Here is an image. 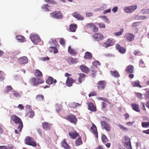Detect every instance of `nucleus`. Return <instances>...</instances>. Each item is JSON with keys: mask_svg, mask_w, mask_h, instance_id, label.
Here are the masks:
<instances>
[{"mask_svg": "<svg viewBox=\"0 0 149 149\" xmlns=\"http://www.w3.org/2000/svg\"><path fill=\"white\" fill-rule=\"evenodd\" d=\"M11 118L16 124L19 125L17 129L19 132H21L23 127V123L21 118L15 115H12Z\"/></svg>", "mask_w": 149, "mask_h": 149, "instance_id": "obj_1", "label": "nucleus"}, {"mask_svg": "<svg viewBox=\"0 0 149 149\" xmlns=\"http://www.w3.org/2000/svg\"><path fill=\"white\" fill-rule=\"evenodd\" d=\"M130 140V138L126 135L123 136L122 139V143L124 146L127 149H132Z\"/></svg>", "mask_w": 149, "mask_h": 149, "instance_id": "obj_2", "label": "nucleus"}, {"mask_svg": "<svg viewBox=\"0 0 149 149\" xmlns=\"http://www.w3.org/2000/svg\"><path fill=\"white\" fill-rule=\"evenodd\" d=\"M44 81L42 79L37 77H33L30 79L29 82L30 83L33 84V85L36 86L42 84L44 82Z\"/></svg>", "mask_w": 149, "mask_h": 149, "instance_id": "obj_3", "label": "nucleus"}, {"mask_svg": "<svg viewBox=\"0 0 149 149\" xmlns=\"http://www.w3.org/2000/svg\"><path fill=\"white\" fill-rule=\"evenodd\" d=\"M64 118L74 124H76L77 121V119L75 116L72 114L67 116Z\"/></svg>", "mask_w": 149, "mask_h": 149, "instance_id": "obj_4", "label": "nucleus"}, {"mask_svg": "<svg viewBox=\"0 0 149 149\" xmlns=\"http://www.w3.org/2000/svg\"><path fill=\"white\" fill-rule=\"evenodd\" d=\"M25 143L28 145L33 147L36 146V143L34 139L30 136H27L25 139Z\"/></svg>", "mask_w": 149, "mask_h": 149, "instance_id": "obj_5", "label": "nucleus"}, {"mask_svg": "<svg viewBox=\"0 0 149 149\" xmlns=\"http://www.w3.org/2000/svg\"><path fill=\"white\" fill-rule=\"evenodd\" d=\"M51 17L57 19H61L63 18L62 15L60 11H56L50 14Z\"/></svg>", "mask_w": 149, "mask_h": 149, "instance_id": "obj_6", "label": "nucleus"}, {"mask_svg": "<svg viewBox=\"0 0 149 149\" xmlns=\"http://www.w3.org/2000/svg\"><path fill=\"white\" fill-rule=\"evenodd\" d=\"M101 127L102 129H104L106 131L109 132L111 130L110 124L106 121L104 120L101 122Z\"/></svg>", "mask_w": 149, "mask_h": 149, "instance_id": "obj_7", "label": "nucleus"}, {"mask_svg": "<svg viewBox=\"0 0 149 149\" xmlns=\"http://www.w3.org/2000/svg\"><path fill=\"white\" fill-rule=\"evenodd\" d=\"M124 38L126 40L131 42L134 40L135 36L132 33H127L125 34Z\"/></svg>", "mask_w": 149, "mask_h": 149, "instance_id": "obj_8", "label": "nucleus"}, {"mask_svg": "<svg viewBox=\"0 0 149 149\" xmlns=\"http://www.w3.org/2000/svg\"><path fill=\"white\" fill-rule=\"evenodd\" d=\"M30 38L32 41L35 44H37L40 40L39 36L35 34L31 35L30 36Z\"/></svg>", "mask_w": 149, "mask_h": 149, "instance_id": "obj_9", "label": "nucleus"}, {"mask_svg": "<svg viewBox=\"0 0 149 149\" xmlns=\"http://www.w3.org/2000/svg\"><path fill=\"white\" fill-rule=\"evenodd\" d=\"M137 8L136 5L125 7L124 8V11L127 13H130L136 10Z\"/></svg>", "mask_w": 149, "mask_h": 149, "instance_id": "obj_10", "label": "nucleus"}, {"mask_svg": "<svg viewBox=\"0 0 149 149\" xmlns=\"http://www.w3.org/2000/svg\"><path fill=\"white\" fill-rule=\"evenodd\" d=\"M97 88L101 90H104L106 85V82L105 81H100L97 84Z\"/></svg>", "mask_w": 149, "mask_h": 149, "instance_id": "obj_11", "label": "nucleus"}, {"mask_svg": "<svg viewBox=\"0 0 149 149\" xmlns=\"http://www.w3.org/2000/svg\"><path fill=\"white\" fill-rule=\"evenodd\" d=\"M28 59L26 56L19 58L18 60V62L20 65L25 64L28 63Z\"/></svg>", "mask_w": 149, "mask_h": 149, "instance_id": "obj_12", "label": "nucleus"}, {"mask_svg": "<svg viewBox=\"0 0 149 149\" xmlns=\"http://www.w3.org/2000/svg\"><path fill=\"white\" fill-rule=\"evenodd\" d=\"M114 44V40L110 39H108L107 41L104 44V46L106 48L112 46Z\"/></svg>", "mask_w": 149, "mask_h": 149, "instance_id": "obj_13", "label": "nucleus"}, {"mask_svg": "<svg viewBox=\"0 0 149 149\" xmlns=\"http://www.w3.org/2000/svg\"><path fill=\"white\" fill-rule=\"evenodd\" d=\"M75 81L76 80L73 79L71 77H68L66 81V85L68 86H72V84L74 83Z\"/></svg>", "mask_w": 149, "mask_h": 149, "instance_id": "obj_14", "label": "nucleus"}, {"mask_svg": "<svg viewBox=\"0 0 149 149\" xmlns=\"http://www.w3.org/2000/svg\"><path fill=\"white\" fill-rule=\"evenodd\" d=\"M134 66L131 65H130L126 67L125 71L128 74L132 73L134 72Z\"/></svg>", "mask_w": 149, "mask_h": 149, "instance_id": "obj_15", "label": "nucleus"}, {"mask_svg": "<svg viewBox=\"0 0 149 149\" xmlns=\"http://www.w3.org/2000/svg\"><path fill=\"white\" fill-rule=\"evenodd\" d=\"M87 104L88 106V109L90 111H95L96 110V108L94 104L91 102H88Z\"/></svg>", "mask_w": 149, "mask_h": 149, "instance_id": "obj_16", "label": "nucleus"}, {"mask_svg": "<svg viewBox=\"0 0 149 149\" xmlns=\"http://www.w3.org/2000/svg\"><path fill=\"white\" fill-rule=\"evenodd\" d=\"M68 134L70 137L73 139H75L79 136V134L75 131L70 132Z\"/></svg>", "mask_w": 149, "mask_h": 149, "instance_id": "obj_17", "label": "nucleus"}, {"mask_svg": "<svg viewBox=\"0 0 149 149\" xmlns=\"http://www.w3.org/2000/svg\"><path fill=\"white\" fill-rule=\"evenodd\" d=\"M116 47L120 53L124 54L126 52V49L123 47L121 46L119 44H116Z\"/></svg>", "mask_w": 149, "mask_h": 149, "instance_id": "obj_18", "label": "nucleus"}, {"mask_svg": "<svg viewBox=\"0 0 149 149\" xmlns=\"http://www.w3.org/2000/svg\"><path fill=\"white\" fill-rule=\"evenodd\" d=\"M93 36L95 40L97 41L102 40L103 38L102 34L100 33L94 34Z\"/></svg>", "mask_w": 149, "mask_h": 149, "instance_id": "obj_19", "label": "nucleus"}, {"mask_svg": "<svg viewBox=\"0 0 149 149\" xmlns=\"http://www.w3.org/2000/svg\"><path fill=\"white\" fill-rule=\"evenodd\" d=\"M91 130L92 133L95 135V137L98 138V133L97 131V127L93 123H92V126L91 128Z\"/></svg>", "mask_w": 149, "mask_h": 149, "instance_id": "obj_20", "label": "nucleus"}, {"mask_svg": "<svg viewBox=\"0 0 149 149\" xmlns=\"http://www.w3.org/2000/svg\"><path fill=\"white\" fill-rule=\"evenodd\" d=\"M52 125V124L45 122L42 123V126L44 130H47L50 129Z\"/></svg>", "mask_w": 149, "mask_h": 149, "instance_id": "obj_21", "label": "nucleus"}, {"mask_svg": "<svg viewBox=\"0 0 149 149\" xmlns=\"http://www.w3.org/2000/svg\"><path fill=\"white\" fill-rule=\"evenodd\" d=\"M78 62V58H74L72 57H70L68 58V62L69 64L76 63Z\"/></svg>", "mask_w": 149, "mask_h": 149, "instance_id": "obj_22", "label": "nucleus"}, {"mask_svg": "<svg viewBox=\"0 0 149 149\" xmlns=\"http://www.w3.org/2000/svg\"><path fill=\"white\" fill-rule=\"evenodd\" d=\"M79 77L78 78V81L80 84L82 83L83 81H84L86 77V75L84 73H79Z\"/></svg>", "mask_w": 149, "mask_h": 149, "instance_id": "obj_23", "label": "nucleus"}, {"mask_svg": "<svg viewBox=\"0 0 149 149\" xmlns=\"http://www.w3.org/2000/svg\"><path fill=\"white\" fill-rule=\"evenodd\" d=\"M79 67L81 71L84 73H88L90 71V69L84 65H81Z\"/></svg>", "mask_w": 149, "mask_h": 149, "instance_id": "obj_24", "label": "nucleus"}, {"mask_svg": "<svg viewBox=\"0 0 149 149\" xmlns=\"http://www.w3.org/2000/svg\"><path fill=\"white\" fill-rule=\"evenodd\" d=\"M132 109L135 111L137 112H139L140 111L139 105L136 103H132L131 105Z\"/></svg>", "mask_w": 149, "mask_h": 149, "instance_id": "obj_25", "label": "nucleus"}, {"mask_svg": "<svg viewBox=\"0 0 149 149\" xmlns=\"http://www.w3.org/2000/svg\"><path fill=\"white\" fill-rule=\"evenodd\" d=\"M56 82V80L55 79L54 80L53 78L51 77H49L46 81V83L49 84H52L53 83L55 84Z\"/></svg>", "mask_w": 149, "mask_h": 149, "instance_id": "obj_26", "label": "nucleus"}, {"mask_svg": "<svg viewBox=\"0 0 149 149\" xmlns=\"http://www.w3.org/2000/svg\"><path fill=\"white\" fill-rule=\"evenodd\" d=\"M73 16L75 18L79 20H83L84 18L83 16H81L77 12H74L72 14Z\"/></svg>", "mask_w": 149, "mask_h": 149, "instance_id": "obj_27", "label": "nucleus"}, {"mask_svg": "<svg viewBox=\"0 0 149 149\" xmlns=\"http://www.w3.org/2000/svg\"><path fill=\"white\" fill-rule=\"evenodd\" d=\"M61 146L65 149H70L68 145L66 142L65 139H63L62 141Z\"/></svg>", "mask_w": 149, "mask_h": 149, "instance_id": "obj_28", "label": "nucleus"}, {"mask_svg": "<svg viewBox=\"0 0 149 149\" xmlns=\"http://www.w3.org/2000/svg\"><path fill=\"white\" fill-rule=\"evenodd\" d=\"M68 52L70 54L74 56L76 55L77 53L76 50L72 48L70 46L68 47Z\"/></svg>", "mask_w": 149, "mask_h": 149, "instance_id": "obj_29", "label": "nucleus"}, {"mask_svg": "<svg viewBox=\"0 0 149 149\" xmlns=\"http://www.w3.org/2000/svg\"><path fill=\"white\" fill-rule=\"evenodd\" d=\"M110 74L111 75L115 77L118 78L120 77V75L118 72L116 70L114 71H111L110 72Z\"/></svg>", "mask_w": 149, "mask_h": 149, "instance_id": "obj_30", "label": "nucleus"}, {"mask_svg": "<svg viewBox=\"0 0 149 149\" xmlns=\"http://www.w3.org/2000/svg\"><path fill=\"white\" fill-rule=\"evenodd\" d=\"M77 28V25L76 24H71L69 26V29L71 32H75Z\"/></svg>", "mask_w": 149, "mask_h": 149, "instance_id": "obj_31", "label": "nucleus"}, {"mask_svg": "<svg viewBox=\"0 0 149 149\" xmlns=\"http://www.w3.org/2000/svg\"><path fill=\"white\" fill-rule=\"evenodd\" d=\"M35 76L38 77H41L42 76V74L41 72L39 70H35L34 72Z\"/></svg>", "mask_w": 149, "mask_h": 149, "instance_id": "obj_32", "label": "nucleus"}, {"mask_svg": "<svg viewBox=\"0 0 149 149\" xmlns=\"http://www.w3.org/2000/svg\"><path fill=\"white\" fill-rule=\"evenodd\" d=\"M69 105L70 107L76 108L77 107L81 105V104L79 103H76L74 102H72L70 103Z\"/></svg>", "mask_w": 149, "mask_h": 149, "instance_id": "obj_33", "label": "nucleus"}, {"mask_svg": "<svg viewBox=\"0 0 149 149\" xmlns=\"http://www.w3.org/2000/svg\"><path fill=\"white\" fill-rule=\"evenodd\" d=\"M92 54L90 52H86L85 53L84 58L87 59H90L92 58Z\"/></svg>", "mask_w": 149, "mask_h": 149, "instance_id": "obj_34", "label": "nucleus"}, {"mask_svg": "<svg viewBox=\"0 0 149 149\" xmlns=\"http://www.w3.org/2000/svg\"><path fill=\"white\" fill-rule=\"evenodd\" d=\"M82 143V139L80 137H79L75 142V145L77 146L81 145Z\"/></svg>", "mask_w": 149, "mask_h": 149, "instance_id": "obj_35", "label": "nucleus"}, {"mask_svg": "<svg viewBox=\"0 0 149 149\" xmlns=\"http://www.w3.org/2000/svg\"><path fill=\"white\" fill-rule=\"evenodd\" d=\"M132 85L133 87H137L141 88L142 86L140 85L139 81L138 80L132 82Z\"/></svg>", "mask_w": 149, "mask_h": 149, "instance_id": "obj_36", "label": "nucleus"}, {"mask_svg": "<svg viewBox=\"0 0 149 149\" xmlns=\"http://www.w3.org/2000/svg\"><path fill=\"white\" fill-rule=\"evenodd\" d=\"M12 89L13 88L10 86H7L4 90V92L6 93H8L11 91Z\"/></svg>", "mask_w": 149, "mask_h": 149, "instance_id": "obj_37", "label": "nucleus"}, {"mask_svg": "<svg viewBox=\"0 0 149 149\" xmlns=\"http://www.w3.org/2000/svg\"><path fill=\"white\" fill-rule=\"evenodd\" d=\"M101 138L102 142L104 143H106L109 141L108 139L105 135H102Z\"/></svg>", "mask_w": 149, "mask_h": 149, "instance_id": "obj_38", "label": "nucleus"}, {"mask_svg": "<svg viewBox=\"0 0 149 149\" xmlns=\"http://www.w3.org/2000/svg\"><path fill=\"white\" fill-rule=\"evenodd\" d=\"M16 38L17 40L21 42H23L25 41V38L19 35L17 36Z\"/></svg>", "mask_w": 149, "mask_h": 149, "instance_id": "obj_39", "label": "nucleus"}, {"mask_svg": "<svg viewBox=\"0 0 149 149\" xmlns=\"http://www.w3.org/2000/svg\"><path fill=\"white\" fill-rule=\"evenodd\" d=\"M142 126L143 128H147L149 127V121L143 122L141 123Z\"/></svg>", "mask_w": 149, "mask_h": 149, "instance_id": "obj_40", "label": "nucleus"}, {"mask_svg": "<svg viewBox=\"0 0 149 149\" xmlns=\"http://www.w3.org/2000/svg\"><path fill=\"white\" fill-rule=\"evenodd\" d=\"M44 99V96L42 95H38L36 97V99L38 101L42 100Z\"/></svg>", "mask_w": 149, "mask_h": 149, "instance_id": "obj_41", "label": "nucleus"}, {"mask_svg": "<svg viewBox=\"0 0 149 149\" xmlns=\"http://www.w3.org/2000/svg\"><path fill=\"white\" fill-rule=\"evenodd\" d=\"M106 102H102L101 105H102L101 109L103 110H105L106 108L107 105V104Z\"/></svg>", "mask_w": 149, "mask_h": 149, "instance_id": "obj_42", "label": "nucleus"}, {"mask_svg": "<svg viewBox=\"0 0 149 149\" xmlns=\"http://www.w3.org/2000/svg\"><path fill=\"white\" fill-rule=\"evenodd\" d=\"M124 31V29L123 28L121 29L120 31H118V32H115L114 33V35L117 36H119L121 35L122 33H123Z\"/></svg>", "mask_w": 149, "mask_h": 149, "instance_id": "obj_43", "label": "nucleus"}, {"mask_svg": "<svg viewBox=\"0 0 149 149\" xmlns=\"http://www.w3.org/2000/svg\"><path fill=\"white\" fill-rule=\"evenodd\" d=\"M98 100L103 101L104 102L108 103L109 100L107 99L104 98L103 97H98L97 98Z\"/></svg>", "mask_w": 149, "mask_h": 149, "instance_id": "obj_44", "label": "nucleus"}, {"mask_svg": "<svg viewBox=\"0 0 149 149\" xmlns=\"http://www.w3.org/2000/svg\"><path fill=\"white\" fill-rule=\"evenodd\" d=\"M141 12L143 14H147L149 13V9H142Z\"/></svg>", "mask_w": 149, "mask_h": 149, "instance_id": "obj_45", "label": "nucleus"}, {"mask_svg": "<svg viewBox=\"0 0 149 149\" xmlns=\"http://www.w3.org/2000/svg\"><path fill=\"white\" fill-rule=\"evenodd\" d=\"M136 96L137 97L140 99H142L143 98L142 97V94L139 93H136Z\"/></svg>", "mask_w": 149, "mask_h": 149, "instance_id": "obj_46", "label": "nucleus"}, {"mask_svg": "<svg viewBox=\"0 0 149 149\" xmlns=\"http://www.w3.org/2000/svg\"><path fill=\"white\" fill-rule=\"evenodd\" d=\"M93 26H94V24L93 23H89L87 24L86 27L87 29H91L93 28Z\"/></svg>", "mask_w": 149, "mask_h": 149, "instance_id": "obj_47", "label": "nucleus"}, {"mask_svg": "<svg viewBox=\"0 0 149 149\" xmlns=\"http://www.w3.org/2000/svg\"><path fill=\"white\" fill-rule=\"evenodd\" d=\"M96 92L95 91H92L88 95V96L89 97H91L93 96H96Z\"/></svg>", "mask_w": 149, "mask_h": 149, "instance_id": "obj_48", "label": "nucleus"}, {"mask_svg": "<svg viewBox=\"0 0 149 149\" xmlns=\"http://www.w3.org/2000/svg\"><path fill=\"white\" fill-rule=\"evenodd\" d=\"M13 94L16 97H20V94L15 91H13Z\"/></svg>", "mask_w": 149, "mask_h": 149, "instance_id": "obj_49", "label": "nucleus"}, {"mask_svg": "<svg viewBox=\"0 0 149 149\" xmlns=\"http://www.w3.org/2000/svg\"><path fill=\"white\" fill-rule=\"evenodd\" d=\"M136 17L139 20H143L146 18V17L143 16H138Z\"/></svg>", "mask_w": 149, "mask_h": 149, "instance_id": "obj_50", "label": "nucleus"}, {"mask_svg": "<svg viewBox=\"0 0 149 149\" xmlns=\"http://www.w3.org/2000/svg\"><path fill=\"white\" fill-rule=\"evenodd\" d=\"M145 98L146 100L149 99V90L144 95Z\"/></svg>", "mask_w": 149, "mask_h": 149, "instance_id": "obj_51", "label": "nucleus"}, {"mask_svg": "<svg viewBox=\"0 0 149 149\" xmlns=\"http://www.w3.org/2000/svg\"><path fill=\"white\" fill-rule=\"evenodd\" d=\"M49 48H51L53 50L54 53L56 54L58 53V51L56 47H50Z\"/></svg>", "mask_w": 149, "mask_h": 149, "instance_id": "obj_52", "label": "nucleus"}, {"mask_svg": "<svg viewBox=\"0 0 149 149\" xmlns=\"http://www.w3.org/2000/svg\"><path fill=\"white\" fill-rule=\"evenodd\" d=\"M60 43L61 45H65V41L63 38H61L60 40Z\"/></svg>", "mask_w": 149, "mask_h": 149, "instance_id": "obj_53", "label": "nucleus"}, {"mask_svg": "<svg viewBox=\"0 0 149 149\" xmlns=\"http://www.w3.org/2000/svg\"><path fill=\"white\" fill-rule=\"evenodd\" d=\"M140 22H136L133 23L132 24V26L133 27H136L138 26L139 25Z\"/></svg>", "mask_w": 149, "mask_h": 149, "instance_id": "obj_54", "label": "nucleus"}, {"mask_svg": "<svg viewBox=\"0 0 149 149\" xmlns=\"http://www.w3.org/2000/svg\"><path fill=\"white\" fill-rule=\"evenodd\" d=\"M139 65L140 67L142 68L145 67V65L142 60H141L139 63Z\"/></svg>", "mask_w": 149, "mask_h": 149, "instance_id": "obj_55", "label": "nucleus"}, {"mask_svg": "<svg viewBox=\"0 0 149 149\" xmlns=\"http://www.w3.org/2000/svg\"><path fill=\"white\" fill-rule=\"evenodd\" d=\"M99 26L100 28H104L105 27V25L103 23L99 24Z\"/></svg>", "mask_w": 149, "mask_h": 149, "instance_id": "obj_56", "label": "nucleus"}, {"mask_svg": "<svg viewBox=\"0 0 149 149\" xmlns=\"http://www.w3.org/2000/svg\"><path fill=\"white\" fill-rule=\"evenodd\" d=\"M45 1L47 3H56L53 0H45Z\"/></svg>", "mask_w": 149, "mask_h": 149, "instance_id": "obj_57", "label": "nucleus"}, {"mask_svg": "<svg viewBox=\"0 0 149 149\" xmlns=\"http://www.w3.org/2000/svg\"><path fill=\"white\" fill-rule=\"evenodd\" d=\"M29 116L30 118H32L34 115V113L33 112L31 111L29 113Z\"/></svg>", "mask_w": 149, "mask_h": 149, "instance_id": "obj_58", "label": "nucleus"}, {"mask_svg": "<svg viewBox=\"0 0 149 149\" xmlns=\"http://www.w3.org/2000/svg\"><path fill=\"white\" fill-rule=\"evenodd\" d=\"M86 16L87 17H90L91 16H92L93 15V13H86Z\"/></svg>", "mask_w": 149, "mask_h": 149, "instance_id": "obj_59", "label": "nucleus"}, {"mask_svg": "<svg viewBox=\"0 0 149 149\" xmlns=\"http://www.w3.org/2000/svg\"><path fill=\"white\" fill-rule=\"evenodd\" d=\"M111 12V10L110 9H109L107 10H105L103 11V13L104 14H106L108 13H110Z\"/></svg>", "mask_w": 149, "mask_h": 149, "instance_id": "obj_60", "label": "nucleus"}, {"mask_svg": "<svg viewBox=\"0 0 149 149\" xmlns=\"http://www.w3.org/2000/svg\"><path fill=\"white\" fill-rule=\"evenodd\" d=\"M93 64L94 66H96L99 65V62L98 61H96L93 62Z\"/></svg>", "mask_w": 149, "mask_h": 149, "instance_id": "obj_61", "label": "nucleus"}, {"mask_svg": "<svg viewBox=\"0 0 149 149\" xmlns=\"http://www.w3.org/2000/svg\"><path fill=\"white\" fill-rule=\"evenodd\" d=\"M17 107L19 109H20L21 110H23L24 108V106L22 104H19Z\"/></svg>", "mask_w": 149, "mask_h": 149, "instance_id": "obj_62", "label": "nucleus"}, {"mask_svg": "<svg viewBox=\"0 0 149 149\" xmlns=\"http://www.w3.org/2000/svg\"><path fill=\"white\" fill-rule=\"evenodd\" d=\"M118 9V7L117 6H115L113 7L112 10L113 13H115L117 11Z\"/></svg>", "mask_w": 149, "mask_h": 149, "instance_id": "obj_63", "label": "nucleus"}, {"mask_svg": "<svg viewBox=\"0 0 149 149\" xmlns=\"http://www.w3.org/2000/svg\"><path fill=\"white\" fill-rule=\"evenodd\" d=\"M14 146L12 144H9L8 145V149H13Z\"/></svg>", "mask_w": 149, "mask_h": 149, "instance_id": "obj_64", "label": "nucleus"}]
</instances>
